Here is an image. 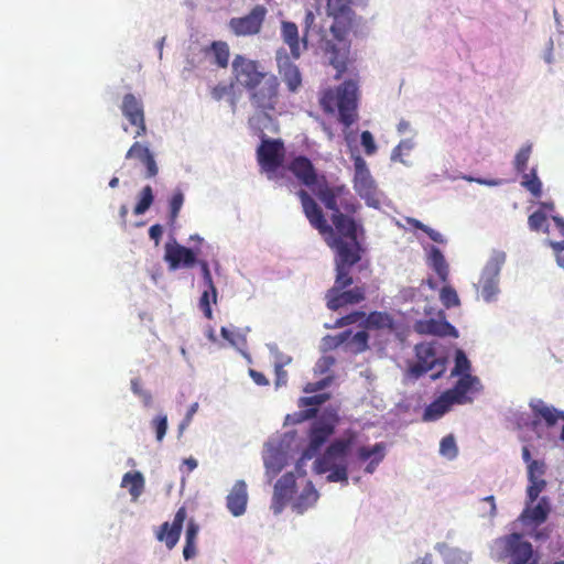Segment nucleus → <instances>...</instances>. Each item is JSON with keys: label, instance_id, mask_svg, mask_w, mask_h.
<instances>
[{"label": "nucleus", "instance_id": "27", "mask_svg": "<svg viewBox=\"0 0 564 564\" xmlns=\"http://www.w3.org/2000/svg\"><path fill=\"white\" fill-rule=\"evenodd\" d=\"M550 511L551 506L546 497H542L534 506L529 501V498L527 497V506L520 516V520L525 525H540L546 521Z\"/></svg>", "mask_w": 564, "mask_h": 564}, {"label": "nucleus", "instance_id": "25", "mask_svg": "<svg viewBox=\"0 0 564 564\" xmlns=\"http://www.w3.org/2000/svg\"><path fill=\"white\" fill-rule=\"evenodd\" d=\"M126 159H135L142 163L145 167L147 178H153L159 173V167L153 153L150 151L149 147L142 144L141 142L137 141L129 148L126 153Z\"/></svg>", "mask_w": 564, "mask_h": 564}, {"label": "nucleus", "instance_id": "42", "mask_svg": "<svg viewBox=\"0 0 564 564\" xmlns=\"http://www.w3.org/2000/svg\"><path fill=\"white\" fill-rule=\"evenodd\" d=\"M440 453L448 459H454L458 455V448L455 437L449 434L441 440Z\"/></svg>", "mask_w": 564, "mask_h": 564}, {"label": "nucleus", "instance_id": "51", "mask_svg": "<svg viewBox=\"0 0 564 564\" xmlns=\"http://www.w3.org/2000/svg\"><path fill=\"white\" fill-rule=\"evenodd\" d=\"M546 223V216L543 212L536 210L529 216L528 224L531 230H540Z\"/></svg>", "mask_w": 564, "mask_h": 564}, {"label": "nucleus", "instance_id": "9", "mask_svg": "<svg viewBox=\"0 0 564 564\" xmlns=\"http://www.w3.org/2000/svg\"><path fill=\"white\" fill-rule=\"evenodd\" d=\"M270 72L259 61L236 54L231 62L232 80L246 91L259 84Z\"/></svg>", "mask_w": 564, "mask_h": 564}, {"label": "nucleus", "instance_id": "3", "mask_svg": "<svg viewBox=\"0 0 564 564\" xmlns=\"http://www.w3.org/2000/svg\"><path fill=\"white\" fill-rule=\"evenodd\" d=\"M359 261L360 257L357 250L341 243L338 256L334 258L335 282L325 294L328 310L338 311L346 305L358 304L366 299V288L364 285H356L346 290L354 283L350 270Z\"/></svg>", "mask_w": 564, "mask_h": 564}, {"label": "nucleus", "instance_id": "8", "mask_svg": "<svg viewBox=\"0 0 564 564\" xmlns=\"http://www.w3.org/2000/svg\"><path fill=\"white\" fill-rule=\"evenodd\" d=\"M247 93L251 106L269 117L270 112L275 111L280 100L279 78L274 74L269 73Z\"/></svg>", "mask_w": 564, "mask_h": 564}, {"label": "nucleus", "instance_id": "64", "mask_svg": "<svg viewBox=\"0 0 564 564\" xmlns=\"http://www.w3.org/2000/svg\"><path fill=\"white\" fill-rule=\"evenodd\" d=\"M554 250L556 251V262L557 264L564 269V240L561 242H556L553 245Z\"/></svg>", "mask_w": 564, "mask_h": 564}, {"label": "nucleus", "instance_id": "17", "mask_svg": "<svg viewBox=\"0 0 564 564\" xmlns=\"http://www.w3.org/2000/svg\"><path fill=\"white\" fill-rule=\"evenodd\" d=\"M121 112L131 126L135 127L134 138L147 133L144 109L142 101L133 94H126L122 98Z\"/></svg>", "mask_w": 564, "mask_h": 564}, {"label": "nucleus", "instance_id": "36", "mask_svg": "<svg viewBox=\"0 0 564 564\" xmlns=\"http://www.w3.org/2000/svg\"><path fill=\"white\" fill-rule=\"evenodd\" d=\"M329 398H330L329 393H319V394H315L312 397L300 398V400H299L300 408L311 406L304 411L303 417L304 419L314 417L317 413L316 406L325 403L327 400H329Z\"/></svg>", "mask_w": 564, "mask_h": 564}, {"label": "nucleus", "instance_id": "46", "mask_svg": "<svg viewBox=\"0 0 564 564\" xmlns=\"http://www.w3.org/2000/svg\"><path fill=\"white\" fill-rule=\"evenodd\" d=\"M479 516L480 517H488V518H494L497 513V506H496V500H495V497L494 496H487L485 498H482L480 501H479Z\"/></svg>", "mask_w": 564, "mask_h": 564}, {"label": "nucleus", "instance_id": "2", "mask_svg": "<svg viewBox=\"0 0 564 564\" xmlns=\"http://www.w3.org/2000/svg\"><path fill=\"white\" fill-rule=\"evenodd\" d=\"M321 202L332 212V223L339 234L329 243L330 248L335 251V257L338 256L340 246L344 243L354 250L356 248L358 256L361 258L362 248L358 241V235L359 232L362 234L364 229L361 224L352 218V215L357 213L360 205L348 187L344 184L336 185V189Z\"/></svg>", "mask_w": 564, "mask_h": 564}, {"label": "nucleus", "instance_id": "63", "mask_svg": "<svg viewBox=\"0 0 564 564\" xmlns=\"http://www.w3.org/2000/svg\"><path fill=\"white\" fill-rule=\"evenodd\" d=\"M249 375L256 384H258V386H268L269 384V380L262 372L257 371L254 369H250Z\"/></svg>", "mask_w": 564, "mask_h": 564}, {"label": "nucleus", "instance_id": "1", "mask_svg": "<svg viewBox=\"0 0 564 564\" xmlns=\"http://www.w3.org/2000/svg\"><path fill=\"white\" fill-rule=\"evenodd\" d=\"M354 0H326V14L333 19L330 33L333 41L326 42L325 51L330 55L329 63L337 70L339 79L350 63V41L348 35L359 25L361 18L352 9Z\"/></svg>", "mask_w": 564, "mask_h": 564}, {"label": "nucleus", "instance_id": "11", "mask_svg": "<svg viewBox=\"0 0 564 564\" xmlns=\"http://www.w3.org/2000/svg\"><path fill=\"white\" fill-rule=\"evenodd\" d=\"M505 553L508 564H539L538 553L520 533H511L505 538Z\"/></svg>", "mask_w": 564, "mask_h": 564}, {"label": "nucleus", "instance_id": "21", "mask_svg": "<svg viewBox=\"0 0 564 564\" xmlns=\"http://www.w3.org/2000/svg\"><path fill=\"white\" fill-rule=\"evenodd\" d=\"M186 517L185 507H181L174 516L173 523L164 522L156 531V539L160 542H164L169 550H172L177 544Z\"/></svg>", "mask_w": 564, "mask_h": 564}, {"label": "nucleus", "instance_id": "10", "mask_svg": "<svg viewBox=\"0 0 564 564\" xmlns=\"http://www.w3.org/2000/svg\"><path fill=\"white\" fill-rule=\"evenodd\" d=\"M354 189L368 206L378 207L380 204L378 186L371 176L367 162L360 156L354 158Z\"/></svg>", "mask_w": 564, "mask_h": 564}, {"label": "nucleus", "instance_id": "62", "mask_svg": "<svg viewBox=\"0 0 564 564\" xmlns=\"http://www.w3.org/2000/svg\"><path fill=\"white\" fill-rule=\"evenodd\" d=\"M197 550H196V542H185L184 549H183V556L186 561L192 560L196 556Z\"/></svg>", "mask_w": 564, "mask_h": 564}, {"label": "nucleus", "instance_id": "28", "mask_svg": "<svg viewBox=\"0 0 564 564\" xmlns=\"http://www.w3.org/2000/svg\"><path fill=\"white\" fill-rule=\"evenodd\" d=\"M414 330L421 335L454 336L457 337L456 328L447 321L434 318L415 322Z\"/></svg>", "mask_w": 564, "mask_h": 564}, {"label": "nucleus", "instance_id": "57", "mask_svg": "<svg viewBox=\"0 0 564 564\" xmlns=\"http://www.w3.org/2000/svg\"><path fill=\"white\" fill-rule=\"evenodd\" d=\"M231 86L232 85L228 86L225 84H218L215 87H213L210 90L213 99L217 101L221 100L225 96H227L230 93Z\"/></svg>", "mask_w": 564, "mask_h": 564}, {"label": "nucleus", "instance_id": "59", "mask_svg": "<svg viewBox=\"0 0 564 564\" xmlns=\"http://www.w3.org/2000/svg\"><path fill=\"white\" fill-rule=\"evenodd\" d=\"M315 15L312 10H307L304 18V37L303 41L306 43V36L314 30Z\"/></svg>", "mask_w": 564, "mask_h": 564}, {"label": "nucleus", "instance_id": "23", "mask_svg": "<svg viewBox=\"0 0 564 564\" xmlns=\"http://www.w3.org/2000/svg\"><path fill=\"white\" fill-rule=\"evenodd\" d=\"M546 471V465L543 460H534L528 466L529 486L527 488V497L531 503H534L540 494L545 489L546 481L543 476Z\"/></svg>", "mask_w": 564, "mask_h": 564}, {"label": "nucleus", "instance_id": "26", "mask_svg": "<svg viewBox=\"0 0 564 564\" xmlns=\"http://www.w3.org/2000/svg\"><path fill=\"white\" fill-rule=\"evenodd\" d=\"M248 490L245 480H237L226 498V506L234 517L242 516L247 510Z\"/></svg>", "mask_w": 564, "mask_h": 564}, {"label": "nucleus", "instance_id": "35", "mask_svg": "<svg viewBox=\"0 0 564 564\" xmlns=\"http://www.w3.org/2000/svg\"><path fill=\"white\" fill-rule=\"evenodd\" d=\"M366 322L370 328L388 329L390 332L395 329L393 317L386 312H372L368 315Z\"/></svg>", "mask_w": 564, "mask_h": 564}, {"label": "nucleus", "instance_id": "15", "mask_svg": "<svg viewBox=\"0 0 564 564\" xmlns=\"http://www.w3.org/2000/svg\"><path fill=\"white\" fill-rule=\"evenodd\" d=\"M336 417L332 420L319 419L315 421L308 433V445L302 453V459H312L333 435L335 431Z\"/></svg>", "mask_w": 564, "mask_h": 564}, {"label": "nucleus", "instance_id": "54", "mask_svg": "<svg viewBox=\"0 0 564 564\" xmlns=\"http://www.w3.org/2000/svg\"><path fill=\"white\" fill-rule=\"evenodd\" d=\"M364 317H365L364 312L356 311V312L349 313V314L340 317L336 324H337V326L343 327V326L355 324V323L361 321Z\"/></svg>", "mask_w": 564, "mask_h": 564}, {"label": "nucleus", "instance_id": "31", "mask_svg": "<svg viewBox=\"0 0 564 564\" xmlns=\"http://www.w3.org/2000/svg\"><path fill=\"white\" fill-rule=\"evenodd\" d=\"M283 41L289 45L291 56L297 59L301 56L299 29L294 22L284 21L281 25Z\"/></svg>", "mask_w": 564, "mask_h": 564}, {"label": "nucleus", "instance_id": "30", "mask_svg": "<svg viewBox=\"0 0 564 564\" xmlns=\"http://www.w3.org/2000/svg\"><path fill=\"white\" fill-rule=\"evenodd\" d=\"M204 54L219 68H227L229 65L230 47L225 41H214L203 48Z\"/></svg>", "mask_w": 564, "mask_h": 564}, {"label": "nucleus", "instance_id": "55", "mask_svg": "<svg viewBox=\"0 0 564 564\" xmlns=\"http://www.w3.org/2000/svg\"><path fill=\"white\" fill-rule=\"evenodd\" d=\"M336 362L333 356H323L315 365V371L318 373L327 372Z\"/></svg>", "mask_w": 564, "mask_h": 564}, {"label": "nucleus", "instance_id": "40", "mask_svg": "<svg viewBox=\"0 0 564 564\" xmlns=\"http://www.w3.org/2000/svg\"><path fill=\"white\" fill-rule=\"evenodd\" d=\"M153 199H154V196H153L152 187L150 185L144 186L142 188V191L140 192V199L134 207V210H133L134 214L135 215L144 214L152 205Z\"/></svg>", "mask_w": 564, "mask_h": 564}, {"label": "nucleus", "instance_id": "47", "mask_svg": "<svg viewBox=\"0 0 564 564\" xmlns=\"http://www.w3.org/2000/svg\"><path fill=\"white\" fill-rule=\"evenodd\" d=\"M199 265H200V269H202L203 280H204L206 286L212 292L213 302L216 303V301H217V290H216V286H215V284L213 282V278H212V273H210V270H209V265H208V263L205 260L199 261Z\"/></svg>", "mask_w": 564, "mask_h": 564}, {"label": "nucleus", "instance_id": "16", "mask_svg": "<svg viewBox=\"0 0 564 564\" xmlns=\"http://www.w3.org/2000/svg\"><path fill=\"white\" fill-rule=\"evenodd\" d=\"M293 58L284 48L276 51V67L290 93H296L302 86V74Z\"/></svg>", "mask_w": 564, "mask_h": 564}, {"label": "nucleus", "instance_id": "5", "mask_svg": "<svg viewBox=\"0 0 564 564\" xmlns=\"http://www.w3.org/2000/svg\"><path fill=\"white\" fill-rule=\"evenodd\" d=\"M354 443V436L335 440L326 448L323 455L314 462L313 469L316 474L329 473L326 477L329 482H348L347 455Z\"/></svg>", "mask_w": 564, "mask_h": 564}, {"label": "nucleus", "instance_id": "37", "mask_svg": "<svg viewBox=\"0 0 564 564\" xmlns=\"http://www.w3.org/2000/svg\"><path fill=\"white\" fill-rule=\"evenodd\" d=\"M357 455L361 462L376 458V464H379L384 458V445L383 443H377L371 447L361 446L359 447Z\"/></svg>", "mask_w": 564, "mask_h": 564}, {"label": "nucleus", "instance_id": "29", "mask_svg": "<svg viewBox=\"0 0 564 564\" xmlns=\"http://www.w3.org/2000/svg\"><path fill=\"white\" fill-rule=\"evenodd\" d=\"M456 402L447 391H444L436 400L429 404L423 412V421L432 422L446 414Z\"/></svg>", "mask_w": 564, "mask_h": 564}, {"label": "nucleus", "instance_id": "52", "mask_svg": "<svg viewBox=\"0 0 564 564\" xmlns=\"http://www.w3.org/2000/svg\"><path fill=\"white\" fill-rule=\"evenodd\" d=\"M351 345L356 346V351L360 352L368 348V339L369 335L365 330L357 332L354 336H351Z\"/></svg>", "mask_w": 564, "mask_h": 564}, {"label": "nucleus", "instance_id": "33", "mask_svg": "<svg viewBox=\"0 0 564 564\" xmlns=\"http://www.w3.org/2000/svg\"><path fill=\"white\" fill-rule=\"evenodd\" d=\"M121 487L128 488L132 500L137 501L144 490V477L140 471H128L122 477Z\"/></svg>", "mask_w": 564, "mask_h": 564}, {"label": "nucleus", "instance_id": "43", "mask_svg": "<svg viewBox=\"0 0 564 564\" xmlns=\"http://www.w3.org/2000/svg\"><path fill=\"white\" fill-rule=\"evenodd\" d=\"M440 299L442 304L446 308L456 307L459 306L460 304L457 292L455 291V289L448 285L442 288L440 292Z\"/></svg>", "mask_w": 564, "mask_h": 564}, {"label": "nucleus", "instance_id": "49", "mask_svg": "<svg viewBox=\"0 0 564 564\" xmlns=\"http://www.w3.org/2000/svg\"><path fill=\"white\" fill-rule=\"evenodd\" d=\"M350 330H345L336 336H327L325 338V345L330 349H335L346 343L350 338Z\"/></svg>", "mask_w": 564, "mask_h": 564}, {"label": "nucleus", "instance_id": "44", "mask_svg": "<svg viewBox=\"0 0 564 564\" xmlns=\"http://www.w3.org/2000/svg\"><path fill=\"white\" fill-rule=\"evenodd\" d=\"M532 152V147L530 144H527L522 147L514 158V169L519 173H524L528 167V161L530 159Z\"/></svg>", "mask_w": 564, "mask_h": 564}, {"label": "nucleus", "instance_id": "22", "mask_svg": "<svg viewBox=\"0 0 564 564\" xmlns=\"http://www.w3.org/2000/svg\"><path fill=\"white\" fill-rule=\"evenodd\" d=\"M458 377L459 379L456 381L454 387L446 391L456 404L469 403L473 401V397L469 394L478 392L481 389L480 380L470 373H465V376Z\"/></svg>", "mask_w": 564, "mask_h": 564}, {"label": "nucleus", "instance_id": "14", "mask_svg": "<svg viewBox=\"0 0 564 564\" xmlns=\"http://www.w3.org/2000/svg\"><path fill=\"white\" fill-rule=\"evenodd\" d=\"M505 261V252H495L481 273L479 286L481 295L486 302L492 301L498 293V275Z\"/></svg>", "mask_w": 564, "mask_h": 564}, {"label": "nucleus", "instance_id": "34", "mask_svg": "<svg viewBox=\"0 0 564 564\" xmlns=\"http://www.w3.org/2000/svg\"><path fill=\"white\" fill-rule=\"evenodd\" d=\"M429 265L435 271L442 282H446L448 278V264L442 251L432 247L429 254Z\"/></svg>", "mask_w": 564, "mask_h": 564}, {"label": "nucleus", "instance_id": "4", "mask_svg": "<svg viewBox=\"0 0 564 564\" xmlns=\"http://www.w3.org/2000/svg\"><path fill=\"white\" fill-rule=\"evenodd\" d=\"M319 106L327 115L338 111V120L349 128L358 118V84L349 79L337 88H327L319 94Z\"/></svg>", "mask_w": 564, "mask_h": 564}, {"label": "nucleus", "instance_id": "7", "mask_svg": "<svg viewBox=\"0 0 564 564\" xmlns=\"http://www.w3.org/2000/svg\"><path fill=\"white\" fill-rule=\"evenodd\" d=\"M288 170L297 178V181L308 187L313 194L323 200L336 189V185H330L325 175L316 172L312 161L304 156H295L288 166Z\"/></svg>", "mask_w": 564, "mask_h": 564}, {"label": "nucleus", "instance_id": "20", "mask_svg": "<svg viewBox=\"0 0 564 564\" xmlns=\"http://www.w3.org/2000/svg\"><path fill=\"white\" fill-rule=\"evenodd\" d=\"M530 408L533 413L532 426L535 429L538 424L543 421L547 427H553L558 420L564 421V412L547 405L544 401L538 399L530 402ZM560 438L564 441V425L562 427Z\"/></svg>", "mask_w": 564, "mask_h": 564}, {"label": "nucleus", "instance_id": "12", "mask_svg": "<svg viewBox=\"0 0 564 564\" xmlns=\"http://www.w3.org/2000/svg\"><path fill=\"white\" fill-rule=\"evenodd\" d=\"M268 10L262 4L254 6L243 17L231 18L228 22L230 31L236 36H251L259 34L265 20Z\"/></svg>", "mask_w": 564, "mask_h": 564}, {"label": "nucleus", "instance_id": "32", "mask_svg": "<svg viewBox=\"0 0 564 564\" xmlns=\"http://www.w3.org/2000/svg\"><path fill=\"white\" fill-rule=\"evenodd\" d=\"M318 497V491L315 489L312 481H307L306 486L303 488L302 492L293 503V509L297 513H303L317 502Z\"/></svg>", "mask_w": 564, "mask_h": 564}, {"label": "nucleus", "instance_id": "39", "mask_svg": "<svg viewBox=\"0 0 564 564\" xmlns=\"http://www.w3.org/2000/svg\"><path fill=\"white\" fill-rule=\"evenodd\" d=\"M470 361L468 360L466 354L462 349H457L455 352V366L451 372V376H465V373H470Z\"/></svg>", "mask_w": 564, "mask_h": 564}, {"label": "nucleus", "instance_id": "60", "mask_svg": "<svg viewBox=\"0 0 564 564\" xmlns=\"http://www.w3.org/2000/svg\"><path fill=\"white\" fill-rule=\"evenodd\" d=\"M275 372V387L280 388L286 384L288 381V372L284 370L283 366L276 364L274 367Z\"/></svg>", "mask_w": 564, "mask_h": 564}, {"label": "nucleus", "instance_id": "48", "mask_svg": "<svg viewBox=\"0 0 564 564\" xmlns=\"http://www.w3.org/2000/svg\"><path fill=\"white\" fill-rule=\"evenodd\" d=\"M152 427L155 431V436L159 442L163 440L167 430V417L166 415H158L151 422Z\"/></svg>", "mask_w": 564, "mask_h": 564}, {"label": "nucleus", "instance_id": "38", "mask_svg": "<svg viewBox=\"0 0 564 564\" xmlns=\"http://www.w3.org/2000/svg\"><path fill=\"white\" fill-rule=\"evenodd\" d=\"M264 466L267 471L276 475L284 467V457L280 451H271L268 456L264 457Z\"/></svg>", "mask_w": 564, "mask_h": 564}, {"label": "nucleus", "instance_id": "24", "mask_svg": "<svg viewBox=\"0 0 564 564\" xmlns=\"http://www.w3.org/2000/svg\"><path fill=\"white\" fill-rule=\"evenodd\" d=\"M296 488V480L293 473L284 474L274 485L273 506L274 511L280 512L292 499Z\"/></svg>", "mask_w": 564, "mask_h": 564}, {"label": "nucleus", "instance_id": "41", "mask_svg": "<svg viewBox=\"0 0 564 564\" xmlns=\"http://www.w3.org/2000/svg\"><path fill=\"white\" fill-rule=\"evenodd\" d=\"M522 186L525 187L534 197H540L542 194V183L536 176L535 171L531 173H523Z\"/></svg>", "mask_w": 564, "mask_h": 564}, {"label": "nucleus", "instance_id": "50", "mask_svg": "<svg viewBox=\"0 0 564 564\" xmlns=\"http://www.w3.org/2000/svg\"><path fill=\"white\" fill-rule=\"evenodd\" d=\"M360 141L367 155H372L377 152V144L370 131L361 132Z\"/></svg>", "mask_w": 564, "mask_h": 564}, {"label": "nucleus", "instance_id": "56", "mask_svg": "<svg viewBox=\"0 0 564 564\" xmlns=\"http://www.w3.org/2000/svg\"><path fill=\"white\" fill-rule=\"evenodd\" d=\"M330 381H332V378L328 377V378H324V379H322L319 381H316V382H308L304 387V392L313 393V392L323 390L324 388H326L330 383Z\"/></svg>", "mask_w": 564, "mask_h": 564}, {"label": "nucleus", "instance_id": "6", "mask_svg": "<svg viewBox=\"0 0 564 564\" xmlns=\"http://www.w3.org/2000/svg\"><path fill=\"white\" fill-rule=\"evenodd\" d=\"M416 362L410 367L413 377L420 378L431 372L433 380L438 379L446 370L447 356L436 341L421 343L415 346Z\"/></svg>", "mask_w": 564, "mask_h": 564}, {"label": "nucleus", "instance_id": "58", "mask_svg": "<svg viewBox=\"0 0 564 564\" xmlns=\"http://www.w3.org/2000/svg\"><path fill=\"white\" fill-rule=\"evenodd\" d=\"M199 532V525L192 519L187 523L185 532V542H196Z\"/></svg>", "mask_w": 564, "mask_h": 564}, {"label": "nucleus", "instance_id": "19", "mask_svg": "<svg viewBox=\"0 0 564 564\" xmlns=\"http://www.w3.org/2000/svg\"><path fill=\"white\" fill-rule=\"evenodd\" d=\"M164 260L169 264L170 270H177L182 267L192 268L196 263V254L192 249L173 240L165 243Z\"/></svg>", "mask_w": 564, "mask_h": 564}, {"label": "nucleus", "instance_id": "45", "mask_svg": "<svg viewBox=\"0 0 564 564\" xmlns=\"http://www.w3.org/2000/svg\"><path fill=\"white\" fill-rule=\"evenodd\" d=\"M183 203H184V196H183L182 192H175L169 202V207H170L169 221L171 225H173L176 221V218L178 217V213L183 206Z\"/></svg>", "mask_w": 564, "mask_h": 564}, {"label": "nucleus", "instance_id": "61", "mask_svg": "<svg viewBox=\"0 0 564 564\" xmlns=\"http://www.w3.org/2000/svg\"><path fill=\"white\" fill-rule=\"evenodd\" d=\"M163 235V227L160 224L152 225L149 229V237L154 241L155 246L160 245Z\"/></svg>", "mask_w": 564, "mask_h": 564}, {"label": "nucleus", "instance_id": "18", "mask_svg": "<svg viewBox=\"0 0 564 564\" xmlns=\"http://www.w3.org/2000/svg\"><path fill=\"white\" fill-rule=\"evenodd\" d=\"M297 196L301 200L303 213L310 221L311 226L321 234L332 232L333 229L328 225L324 213L315 199L305 189H300Z\"/></svg>", "mask_w": 564, "mask_h": 564}, {"label": "nucleus", "instance_id": "13", "mask_svg": "<svg viewBox=\"0 0 564 564\" xmlns=\"http://www.w3.org/2000/svg\"><path fill=\"white\" fill-rule=\"evenodd\" d=\"M285 148L280 139H262L257 149V160L264 172H275L282 166Z\"/></svg>", "mask_w": 564, "mask_h": 564}, {"label": "nucleus", "instance_id": "53", "mask_svg": "<svg viewBox=\"0 0 564 564\" xmlns=\"http://www.w3.org/2000/svg\"><path fill=\"white\" fill-rule=\"evenodd\" d=\"M213 301V296H212V292L210 290L207 288V290H205L199 299V307L200 310L204 312L205 316L207 318H212V307H210V302Z\"/></svg>", "mask_w": 564, "mask_h": 564}]
</instances>
